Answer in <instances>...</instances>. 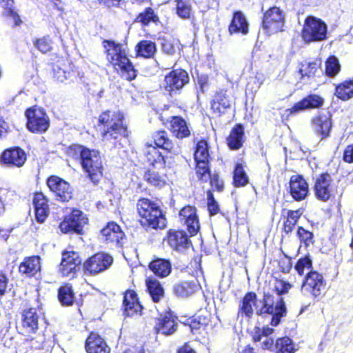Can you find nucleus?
I'll return each instance as SVG.
<instances>
[{
    "label": "nucleus",
    "mask_w": 353,
    "mask_h": 353,
    "mask_svg": "<svg viewBox=\"0 0 353 353\" xmlns=\"http://www.w3.org/2000/svg\"><path fill=\"white\" fill-rule=\"evenodd\" d=\"M254 310L259 315L272 314V326L278 325L281 318L286 314L285 305L281 299H275L274 296L265 294L263 299L259 301L255 293H247L242 300L238 315H245L248 318H251Z\"/></svg>",
    "instance_id": "1"
},
{
    "label": "nucleus",
    "mask_w": 353,
    "mask_h": 353,
    "mask_svg": "<svg viewBox=\"0 0 353 353\" xmlns=\"http://www.w3.org/2000/svg\"><path fill=\"white\" fill-rule=\"evenodd\" d=\"M108 61L124 79L131 81L137 77V71L128 57L125 47L114 41H105Z\"/></svg>",
    "instance_id": "2"
},
{
    "label": "nucleus",
    "mask_w": 353,
    "mask_h": 353,
    "mask_svg": "<svg viewBox=\"0 0 353 353\" xmlns=\"http://www.w3.org/2000/svg\"><path fill=\"white\" fill-rule=\"evenodd\" d=\"M137 209L143 227L147 229H163L165 227V218L156 203L141 198L138 200Z\"/></svg>",
    "instance_id": "3"
},
{
    "label": "nucleus",
    "mask_w": 353,
    "mask_h": 353,
    "mask_svg": "<svg viewBox=\"0 0 353 353\" xmlns=\"http://www.w3.org/2000/svg\"><path fill=\"white\" fill-rule=\"evenodd\" d=\"M70 152L80 157L83 170L94 183L98 182L102 175V162L99 151L77 145L70 148Z\"/></svg>",
    "instance_id": "4"
},
{
    "label": "nucleus",
    "mask_w": 353,
    "mask_h": 353,
    "mask_svg": "<svg viewBox=\"0 0 353 353\" xmlns=\"http://www.w3.org/2000/svg\"><path fill=\"white\" fill-rule=\"evenodd\" d=\"M99 121L105 125L101 132L103 141H112L128 136L127 127L123 124V115L121 112L105 111L99 116Z\"/></svg>",
    "instance_id": "5"
},
{
    "label": "nucleus",
    "mask_w": 353,
    "mask_h": 353,
    "mask_svg": "<svg viewBox=\"0 0 353 353\" xmlns=\"http://www.w3.org/2000/svg\"><path fill=\"white\" fill-rule=\"evenodd\" d=\"M327 27L324 21L315 17H307L303 25L302 38L305 42L321 41L326 39Z\"/></svg>",
    "instance_id": "6"
},
{
    "label": "nucleus",
    "mask_w": 353,
    "mask_h": 353,
    "mask_svg": "<svg viewBox=\"0 0 353 353\" xmlns=\"http://www.w3.org/2000/svg\"><path fill=\"white\" fill-rule=\"evenodd\" d=\"M208 145L204 140L199 141L194 152L196 162V174L197 178L202 182H208L210 176L208 166L209 163Z\"/></svg>",
    "instance_id": "7"
},
{
    "label": "nucleus",
    "mask_w": 353,
    "mask_h": 353,
    "mask_svg": "<svg viewBox=\"0 0 353 353\" xmlns=\"http://www.w3.org/2000/svg\"><path fill=\"white\" fill-rule=\"evenodd\" d=\"M27 128L34 133H43L50 126V119L42 108L32 107L26 112Z\"/></svg>",
    "instance_id": "8"
},
{
    "label": "nucleus",
    "mask_w": 353,
    "mask_h": 353,
    "mask_svg": "<svg viewBox=\"0 0 353 353\" xmlns=\"http://www.w3.org/2000/svg\"><path fill=\"white\" fill-rule=\"evenodd\" d=\"M325 284L321 274L316 271H310L307 274L302 284L301 292L305 296L316 298L323 294Z\"/></svg>",
    "instance_id": "9"
},
{
    "label": "nucleus",
    "mask_w": 353,
    "mask_h": 353,
    "mask_svg": "<svg viewBox=\"0 0 353 353\" xmlns=\"http://www.w3.org/2000/svg\"><path fill=\"white\" fill-rule=\"evenodd\" d=\"M284 23V14L279 8H271L264 14L263 28L269 34H275L282 31Z\"/></svg>",
    "instance_id": "10"
},
{
    "label": "nucleus",
    "mask_w": 353,
    "mask_h": 353,
    "mask_svg": "<svg viewBox=\"0 0 353 353\" xmlns=\"http://www.w3.org/2000/svg\"><path fill=\"white\" fill-rule=\"evenodd\" d=\"M113 262L111 255L104 252H98L84 263V268L90 274H97L108 270Z\"/></svg>",
    "instance_id": "11"
},
{
    "label": "nucleus",
    "mask_w": 353,
    "mask_h": 353,
    "mask_svg": "<svg viewBox=\"0 0 353 353\" xmlns=\"http://www.w3.org/2000/svg\"><path fill=\"white\" fill-rule=\"evenodd\" d=\"M189 82L188 72L182 69H176L165 77L164 88L170 94L176 92Z\"/></svg>",
    "instance_id": "12"
},
{
    "label": "nucleus",
    "mask_w": 353,
    "mask_h": 353,
    "mask_svg": "<svg viewBox=\"0 0 353 353\" xmlns=\"http://www.w3.org/2000/svg\"><path fill=\"white\" fill-rule=\"evenodd\" d=\"M23 282L31 283L34 290L37 291V285L40 274L39 272L41 269L40 258L37 256H30L26 259L23 261Z\"/></svg>",
    "instance_id": "13"
},
{
    "label": "nucleus",
    "mask_w": 353,
    "mask_h": 353,
    "mask_svg": "<svg viewBox=\"0 0 353 353\" xmlns=\"http://www.w3.org/2000/svg\"><path fill=\"white\" fill-rule=\"evenodd\" d=\"M80 263L78 253L73 251L63 252L59 271L63 276L73 278Z\"/></svg>",
    "instance_id": "14"
},
{
    "label": "nucleus",
    "mask_w": 353,
    "mask_h": 353,
    "mask_svg": "<svg viewBox=\"0 0 353 353\" xmlns=\"http://www.w3.org/2000/svg\"><path fill=\"white\" fill-rule=\"evenodd\" d=\"M48 186L61 201H68L72 198V190L68 182L62 179L52 176L48 179Z\"/></svg>",
    "instance_id": "15"
},
{
    "label": "nucleus",
    "mask_w": 353,
    "mask_h": 353,
    "mask_svg": "<svg viewBox=\"0 0 353 353\" xmlns=\"http://www.w3.org/2000/svg\"><path fill=\"white\" fill-rule=\"evenodd\" d=\"M179 219L186 225L190 235H195L198 232L200 224L194 207L188 205L183 208L179 212Z\"/></svg>",
    "instance_id": "16"
},
{
    "label": "nucleus",
    "mask_w": 353,
    "mask_h": 353,
    "mask_svg": "<svg viewBox=\"0 0 353 353\" xmlns=\"http://www.w3.org/2000/svg\"><path fill=\"white\" fill-rule=\"evenodd\" d=\"M308 192V184L303 176L299 175L291 176L290 193L294 200L298 201L304 200L307 196Z\"/></svg>",
    "instance_id": "17"
},
{
    "label": "nucleus",
    "mask_w": 353,
    "mask_h": 353,
    "mask_svg": "<svg viewBox=\"0 0 353 353\" xmlns=\"http://www.w3.org/2000/svg\"><path fill=\"white\" fill-rule=\"evenodd\" d=\"M314 192L316 198L323 201H326L330 198L333 192L330 175L323 174L316 179Z\"/></svg>",
    "instance_id": "18"
},
{
    "label": "nucleus",
    "mask_w": 353,
    "mask_h": 353,
    "mask_svg": "<svg viewBox=\"0 0 353 353\" xmlns=\"http://www.w3.org/2000/svg\"><path fill=\"white\" fill-rule=\"evenodd\" d=\"M323 99L316 94H310L285 110L288 115L294 114L310 108H318L323 105Z\"/></svg>",
    "instance_id": "19"
},
{
    "label": "nucleus",
    "mask_w": 353,
    "mask_h": 353,
    "mask_svg": "<svg viewBox=\"0 0 353 353\" xmlns=\"http://www.w3.org/2000/svg\"><path fill=\"white\" fill-rule=\"evenodd\" d=\"M124 237V232L121 227L114 222H109L101 230V238L107 243L118 245Z\"/></svg>",
    "instance_id": "20"
},
{
    "label": "nucleus",
    "mask_w": 353,
    "mask_h": 353,
    "mask_svg": "<svg viewBox=\"0 0 353 353\" xmlns=\"http://www.w3.org/2000/svg\"><path fill=\"white\" fill-rule=\"evenodd\" d=\"M312 128L321 135V139L327 137L332 128L330 113L321 112L314 117L312 120Z\"/></svg>",
    "instance_id": "21"
},
{
    "label": "nucleus",
    "mask_w": 353,
    "mask_h": 353,
    "mask_svg": "<svg viewBox=\"0 0 353 353\" xmlns=\"http://www.w3.org/2000/svg\"><path fill=\"white\" fill-rule=\"evenodd\" d=\"M88 353H110V348L104 339L97 333L90 334L85 342Z\"/></svg>",
    "instance_id": "22"
},
{
    "label": "nucleus",
    "mask_w": 353,
    "mask_h": 353,
    "mask_svg": "<svg viewBox=\"0 0 353 353\" xmlns=\"http://www.w3.org/2000/svg\"><path fill=\"white\" fill-rule=\"evenodd\" d=\"M228 30L230 34H247L249 32V23L245 15L240 11L235 12L229 26Z\"/></svg>",
    "instance_id": "23"
},
{
    "label": "nucleus",
    "mask_w": 353,
    "mask_h": 353,
    "mask_svg": "<svg viewBox=\"0 0 353 353\" xmlns=\"http://www.w3.org/2000/svg\"><path fill=\"white\" fill-rule=\"evenodd\" d=\"M145 157L147 161L157 169L164 168L166 166L167 157L154 146L147 145Z\"/></svg>",
    "instance_id": "24"
},
{
    "label": "nucleus",
    "mask_w": 353,
    "mask_h": 353,
    "mask_svg": "<svg viewBox=\"0 0 353 353\" xmlns=\"http://www.w3.org/2000/svg\"><path fill=\"white\" fill-rule=\"evenodd\" d=\"M0 163L6 165L21 167L22 165L21 149L14 147L5 150L0 157Z\"/></svg>",
    "instance_id": "25"
},
{
    "label": "nucleus",
    "mask_w": 353,
    "mask_h": 353,
    "mask_svg": "<svg viewBox=\"0 0 353 353\" xmlns=\"http://www.w3.org/2000/svg\"><path fill=\"white\" fill-rule=\"evenodd\" d=\"M168 241L172 248L179 251L183 250L190 244L188 237L183 231H170Z\"/></svg>",
    "instance_id": "26"
},
{
    "label": "nucleus",
    "mask_w": 353,
    "mask_h": 353,
    "mask_svg": "<svg viewBox=\"0 0 353 353\" xmlns=\"http://www.w3.org/2000/svg\"><path fill=\"white\" fill-rule=\"evenodd\" d=\"M170 130L173 135L179 139L188 137L190 134L186 121L179 117H174L171 119Z\"/></svg>",
    "instance_id": "27"
},
{
    "label": "nucleus",
    "mask_w": 353,
    "mask_h": 353,
    "mask_svg": "<svg viewBox=\"0 0 353 353\" xmlns=\"http://www.w3.org/2000/svg\"><path fill=\"white\" fill-rule=\"evenodd\" d=\"M199 287V283L196 280L185 281L176 284L174 287V291L178 296L188 297L198 290Z\"/></svg>",
    "instance_id": "28"
},
{
    "label": "nucleus",
    "mask_w": 353,
    "mask_h": 353,
    "mask_svg": "<svg viewBox=\"0 0 353 353\" xmlns=\"http://www.w3.org/2000/svg\"><path fill=\"white\" fill-rule=\"evenodd\" d=\"M150 269L156 276L164 278L170 274L172 266L169 261L163 259H158L150 263Z\"/></svg>",
    "instance_id": "29"
},
{
    "label": "nucleus",
    "mask_w": 353,
    "mask_h": 353,
    "mask_svg": "<svg viewBox=\"0 0 353 353\" xmlns=\"http://www.w3.org/2000/svg\"><path fill=\"white\" fill-rule=\"evenodd\" d=\"M182 50V46L180 41L174 38H163L161 39L162 52L171 57L179 55Z\"/></svg>",
    "instance_id": "30"
},
{
    "label": "nucleus",
    "mask_w": 353,
    "mask_h": 353,
    "mask_svg": "<svg viewBox=\"0 0 353 353\" xmlns=\"http://www.w3.org/2000/svg\"><path fill=\"white\" fill-rule=\"evenodd\" d=\"M244 130L241 125H236L232 128L227 139L228 146L233 150H237L243 145Z\"/></svg>",
    "instance_id": "31"
},
{
    "label": "nucleus",
    "mask_w": 353,
    "mask_h": 353,
    "mask_svg": "<svg viewBox=\"0 0 353 353\" xmlns=\"http://www.w3.org/2000/svg\"><path fill=\"white\" fill-rule=\"evenodd\" d=\"M136 52L137 56L152 58L157 52L156 44L152 41H141L136 46Z\"/></svg>",
    "instance_id": "32"
},
{
    "label": "nucleus",
    "mask_w": 353,
    "mask_h": 353,
    "mask_svg": "<svg viewBox=\"0 0 353 353\" xmlns=\"http://www.w3.org/2000/svg\"><path fill=\"white\" fill-rule=\"evenodd\" d=\"M176 323L174 320L169 315H165L159 320L156 325V330L158 333L164 335H170L175 331Z\"/></svg>",
    "instance_id": "33"
},
{
    "label": "nucleus",
    "mask_w": 353,
    "mask_h": 353,
    "mask_svg": "<svg viewBox=\"0 0 353 353\" xmlns=\"http://www.w3.org/2000/svg\"><path fill=\"white\" fill-rule=\"evenodd\" d=\"M67 217L72 218L70 221L74 228V232L77 234L82 232L83 226L88 223V221L86 216L79 210H73Z\"/></svg>",
    "instance_id": "34"
},
{
    "label": "nucleus",
    "mask_w": 353,
    "mask_h": 353,
    "mask_svg": "<svg viewBox=\"0 0 353 353\" xmlns=\"http://www.w3.org/2000/svg\"><path fill=\"white\" fill-rule=\"evenodd\" d=\"M145 283L152 300L154 302L159 301L164 294V290L160 283L154 278H148Z\"/></svg>",
    "instance_id": "35"
},
{
    "label": "nucleus",
    "mask_w": 353,
    "mask_h": 353,
    "mask_svg": "<svg viewBox=\"0 0 353 353\" xmlns=\"http://www.w3.org/2000/svg\"><path fill=\"white\" fill-rule=\"evenodd\" d=\"M335 95L344 101L352 98L353 97V79L339 84L335 89Z\"/></svg>",
    "instance_id": "36"
},
{
    "label": "nucleus",
    "mask_w": 353,
    "mask_h": 353,
    "mask_svg": "<svg viewBox=\"0 0 353 353\" xmlns=\"http://www.w3.org/2000/svg\"><path fill=\"white\" fill-rule=\"evenodd\" d=\"M37 328V316L35 309L30 308L23 314V329H26L28 332H34Z\"/></svg>",
    "instance_id": "37"
},
{
    "label": "nucleus",
    "mask_w": 353,
    "mask_h": 353,
    "mask_svg": "<svg viewBox=\"0 0 353 353\" xmlns=\"http://www.w3.org/2000/svg\"><path fill=\"white\" fill-rule=\"evenodd\" d=\"M58 298L63 305L69 306L72 305L74 295L72 287L68 284L61 286L59 290Z\"/></svg>",
    "instance_id": "38"
},
{
    "label": "nucleus",
    "mask_w": 353,
    "mask_h": 353,
    "mask_svg": "<svg viewBox=\"0 0 353 353\" xmlns=\"http://www.w3.org/2000/svg\"><path fill=\"white\" fill-rule=\"evenodd\" d=\"M154 141L157 147L162 148L168 152H176L171 141L168 137L167 133L165 131L157 132L154 135Z\"/></svg>",
    "instance_id": "39"
},
{
    "label": "nucleus",
    "mask_w": 353,
    "mask_h": 353,
    "mask_svg": "<svg viewBox=\"0 0 353 353\" xmlns=\"http://www.w3.org/2000/svg\"><path fill=\"white\" fill-rule=\"evenodd\" d=\"M302 214L303 211L301 209L289 210L288 212L287 219L283 224V231L285 233L289 234L292 231Z\"/></svg>",
    "instance_id": "40"
},
{
    "label": "nucleus",
    "mask_w": 353,
    "mask_h": 353,
    "mask_svg": "<svg viewBox=\"0 0 353 353\" xmlns=\"http://www.w3.org/2000/svg\"><path fill=\"white\" fill-rule=\"evenodd\" d=\"M299 71L302 77H307L308 78L321 73L320 63L317 61L303 63Z\"/></svg>",
    "instance_id": "41"
},
{
    "label": "nucleus",
    "mask_w": 353,
    "mask_h": 353,
    "mask_svg": "<svg viewBox=\"0 0 353 353\" xmlns=\"http://www.w3.org/2000/svg\"><path fill=\"white\" fill-rule=\"evenodd\" d=\"M144 180L152 185L161 188L165 184V176L154 170H148L144 174Z\"/></svg>",
    "instance_id": "42"
},
{
    "label": "nucleus",
    "mask_w": 353,
    "mask_h": 353,
    "mask_svg": "<svg viewBox=\"0 0 353 353\" xmlns=\"http://www.w3.org/2000/svg\"><path fill=\"white\" fill-rule=\"evenodd\" d=\"M276 353H294L296 349L292 341L288 337L278 339L276 341Z\"/></svg>",
    "instance_id": "43"
},
{
    "label": "nucleus",
    "mask_w": 353,
    "mask_h": 353,
    "mask_svg": "<svg viewBox=\"0 0 353 353\" xmlns=\"http://www.w3.org/2000/svg\"><path fill=\"white\" fill-rule=\"evenodd\" d=\"M13 3V0H0V6L5 10L6 14L12 19L14 26H19L21 23L20 17L14 11Z\"/></svg>",
    "instance_id": "44"
},
{
    "label": "nucleus",
    "mask_w": 353,
    "mask_h": 353,
    "mask_svg": "<svg viewBox=\"0 0 353 353\" xmlns=\"http://www.w3.org/2000/svg\"><path fill=\"white\" fill-rule=\"evenodd\" d=\"M234 184L236 187L245 186L248 183V177L241 164H237L234 171Z\"/></svg>",
    "instance_id": "45"
},
{
    "label": "nucleus",
    "mask_w": 353,
    "mask_h": 353,
    "mask_svg": "<svg viewBox=\"0 0 353 353\" xmlns=\"http://www.w3.org/2000/svg\"><path fill=\"white\" fill-rule=\"evenodd\" d=\"M254 342H261V347L264 350H271L274 346V339L270 336H261V329L257 328L253 335Z\"/></svg>",
    "instance_id": "46"
},
{
    "label": "nucleus",
    "mask_w": 353,
    "mask_h": 353,
    "mask_svg": "<svg viewBox=\"0 0 353 353\" xmlns=\"http://www.w3.org/2000/svg\"><path fill=\"white\" fill-rule=\"evenodd\" d=\"M191 6L183 0H177L176 13L179 17L183 19L190 18L191 14Z\"/></svg>",
    "instance_id": "47"
},
{
    "label": "nucleus",
    "mask_w": 353,
    "mask_h": 353,
    "mask_svg": "<svg viewBox=\"0 0 353 353\" xmlns=\"http://www.w3.org/2000/svg\"><path fill=\"white\" fill-rule=\"evenodd\" d=\"M340 70V65L335 57H330L325 63V72L330 77L335 76Z\"/></svg>",
    "instance_id": "48"
},
{
    "label": "nucleus",
    "mask_w": 353,
    "mask_h": 353,
    "mask_svg": "<svg viewBox=\"0 0 353 353\" xmlns=\"http://www.w3.org/2000/svg\"><path fill=\"white\" fill-rule=\"evenodd\" d=\"M208 321L207 319L198 316L196 318L188 319V323L185 324L188 325L191 332L194 333L195 331L204 328V327L208 324Z\"/></svg>",
    "instance_id": "49"
},
{
    "label": "nucleus",
    "mask_w": 353,
    "mask_h": 353,
    "mask_svg": "<svg viewBox=\"0 0 353 353\" xmlns=\"http://www.w3.org/2000/svg\"><path fill=\"white\" fill-rule=\"evenodd\" d=\"M312 260L309 256H305L298 260L295 265V270L299 274L302 275L305 271H309L312 268Z\"/></svg>",
    "instance_id": "50"
},
{
    "label": "nucleus",
    "mask_w": 353,
    "mask_h": 353,
    "mask_svg": "<svg viewBox=\"0 0 353 353\" xmlns=\"http://www.w3.org/2000/svg\"><path fill=\"white\" fill-rule=\"evenodd\" d=\"M124 311L127 316H132L134 314H141L142 306L138 301L125 303Z\"/></svg>",
    "instance_id": "51"
},
{
    "label": "nucleus",
    "mask_w": 353,
    "mask_h": 353,
    "mask_svg": "<svg viewBox=\"0 0 353 353\" xmlns=\"http://www.w3.org/2000/svg\"><path fill=\"white\" fill-rule=\"evenodd\" d=\"M230 106L229 99L225 96L219 97L217 101H214L212 103V108L219 112H223L225 109Z\"/></svg>",
    "instance_id": "52"
},
{
    "label": "nucleus",
    "mask_w": 353,
    "mask_h": 353,
    "mask_svg": "<svg viewBox=\"0 0 353 353\" xmlns=\"http://www.w3.org/2000/svg\"><path fill=\"white\" fill-rule=\"evenodd\" d=\"M52 40L50 37H44L41 39H37L34 46L43 53L49 52L52 48Z\"/></svg>",
    "instance_id": "53"
},
{
    "label": "nucleus",
    "mask_w": 353,
    "mask_h": 353,
    "mask_svg": "<svg viewBox=\"0 0 353 353\" xmlns=\"http://www.w3.org/2000/svg\"><path fill=\"white\" fill-rule=\"evenodd\" d=\"M156 16L151 8H147L144 12L140 13L137 18V21L144 25L148 24L150 21H154Z\"/></svg>",
    "instance_id": "54"
},
{
    "label": "nucleus",
    "mask_w": 353,
    "mask_h": 353,
    "mask_svg": "<svg viewBox=\"0 0 353 353\" xmlns=\"http://www.w3.org/2000/svg\"><path fill=\"white\" fill-rule=\"evenodd\" d=\"M291 288L292 285L288 282L284 281L283 280L276 281L274 285V290L277 292L279 296L276 298L274 297V299H281L280 296L287 293ZM281 299L283 300L282 298Z\"/></svg>",
    "instance_id": "55"
},
{
    "label": "nucleus",
    "mask_w": 353,
    "mask_h": 353,
    "mask_svg": "<svg viewBox=\"0 0 353 353\" xmlns=\"http://www.w3.org/2000/svg\"><path fill=\"white\" fill-rule=\"evenodd\" d=\"M33 205L34 208H49L48 201L46 196L41 192H37L34 194L33 199Z\"/></svg>",
    "instance_id": "56"
},
{
    "label": "nucleus",
    "mask_w": 353,
    "mask_h": 353,
    "mask_svg": "<svg viewBox=\"0 0 353 353\" xmlns=\"http://www.w3.org/2000/svg\"><path fill=\"white\" fill-rule=\"evenodd\" d=\"M297 236L301 242H304L306 245L312 243L313 234L312 232L305 230L302 227H299L297 230Z\"/></svg>",
    "instance_id": "57"
},
{
    "label": "nucleus",
    "mask_w": 353,
    "mask_h": 353,
    "mask_svg": "<svg viewBox=\"0 0 353 353\" xmlns=\"http://www.w3.org/2000/svg\"><path fill=\"white\" fill-rule=\"evenodd\" d=\"M208 208L210 215L216 214L219 210V205L210 191L208 192Z\"/></svg>",
    "instance_id": "58"
},
{
    "label": "nucleus",
    "mask_w": 353,
    "mask_h": 353,
    "mask_svg": "<svg viewBox=\"0 0 353 353\" xmlns=\"http://www.w3.org/2000/svg\"><path fill=\"white\" fill-rule=\"evenodd\" d=\"M210 180L212 188L214 190L221 191L223 189V182L219 179V176L216 174H211L208 179Z\"/></svg>",
    "instance_id": "59"
},
{
    "label": "nucleus",
    "mask_w": 353,
    "mask_h": 353,
    "mask_svg": "<svg viewBox=\"0 0 353 353\" xmlns=\"http://www.w3.org/2000/svg\"><path fill=\"white\" fill-rule=\"evenodd\" d=\"M34 214L37 222L42 223L48 216L49 208H34Z\"/></svg>",
    "instance_id": "60"
},
{
    "label": "nucleus",
    "mask_w": 353,
    "mask_h": 353,
    "mask_svg": "<svg viewBox=\"0 0 353 353\" xmlns=\"http://www.w3.org/2000/svg\"><path fill=\"white\" fill-rule=\"evenodd\" d=\"M71 218H68L67 216L65 219L60 223L59 228L63 233H71L74 232V228L72 226V223H71L70 220Z\"/></svg>",
    "instance_id": "61"
},
{
    "label": "nucleus",
    "mask_w": 353,
    "mask_h": 353,
    "mask_svg": "<svg viewBox=\"0 0 353 353\" xmlns=\"http://www.w3.org/2000/svg\"><path fill=\"white\" fill-rule=\"evenodd\" d=\"M343 159L347 163L353 162V144L348 145L345 148L343 154Z\"/></svg>",
    "instance_id": "62"
},
{
    "label": "nucleus",
    "mask_w": 353,
    "mask_h": 353,
    "mask_svg": "<svg viewBox=\"0 0 353 353\" xmlns=\"http://www.w3.org/2000/svg\"><path fill=\"white\" fill-rule=\"evenodd\" d=\"M10 130V126L7 122L0 117V139L4 138Z\"/></svg>",
    "instance_id": "63"
},
{
    "label": "nucleus",
    "mask_w": 353,
    "mask_h": 353,
    "mask_svg": "<svg viewBox=\"0 0 353 353\" xmlns=\"http://www.w3.org/2000/svg\"><path fill=\"white\" fill-rule=\"evenodd\" d=\"M138 301L137 294L132 290L127 291L124 296L123 305Z\"/></svg>",
    "instance_id": "64"
}]
</instances>
